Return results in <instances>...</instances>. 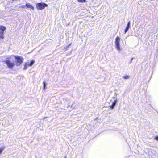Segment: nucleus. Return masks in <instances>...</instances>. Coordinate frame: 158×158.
<instances>
[{
	"label": "nucleus",
	"mask_w": 158,
	"mask_h": 158,
	"mask_svg": "<svg viewBox=\"0 0 158 158\" xmlns=\"http://www.w3.org/2000/svg\"><path fill=\"white\" fill-rule=\"evenodd\" d=\"M77 1L80 2H86V0H77Z\"/></svg>",
	"instance_id": "9d476101"
},
{
	"label": "nucleus",
	"mask_w": 158,
	"mask_h": 158,
	"mask_svg": "<svg viewBox=\"0 0 158 158\" xmlns=\"http://www.w3.org/2000/svg\"><path fill=\"white\" fill-rule=\"evenodd\" d=\"M6 28L3 26L0 25V39H2L4 37V31L6 30Z\"/></svg>",
	"instance_id": "39448f33"
},
{
	"label": "nucleus",
	"mask_w": 158,
	"mask_h": 158,
	"mask_svg": "<svg viewBox=\"0 0 158 158\" xmlns=\"http://www.w3.org/2000/svg\"><path fill=\"white\" fill-rule=\"evenodd\" d=\"M25 6L26 7H27L28 8H31L33 10L34 9V7L31 4H30L28 3H26Z\"/></svg>",
	"instance_id": "0eeeda50"
},
{
	"label": "nucleus",
	"mask_w": 158,
	"mask_h": 158,
	"mask_svg": "<svg viewBox=\"0 0 158 158\" xmlns=\"http://www.w3.org/2000/svg\"><path fill=\"white\" fill-rule=\"evenodd\" d=\"M12 58L11 56H10L6 58V59L3 61L5 63L7 67L10 69H12L15 66V64L13 62H11L10 60Z\"/></svg>",
	"instance_id": "f257e3e1"
},
{
	"label": "nucleus",
	"mask_w": 158,
	"mask_h": 158,
	"mask_svg": "<svg viewBox=\"0 0 158 158\" xmlns=\"http://www.w3.org/2000/svg\"><path fill=\"white\" fill-rule=\"evenodd\" d=\"M46 87V83L45 82H44V88H45V87Z\"/></svg>",
	"instance_id": "4468645a"
},
{
	"label": "nucleus",
	"mask_w": 158,
	"mask_h": 158,
	"mask_svg": "<svg viewBox=\"0 0 158 158\" xmlns=\"http://www.w3.org/2000/svg\"><path fill=\"white\" fill-rule=\"evenodd\" d=\"M117 102V100H115L112 103V105H111L110 107V108L111 109H113L114 106H115V105L116 104V103Z\"/></svg>",
	"instance_id": "6e6552de"
},
{
	"label": "nucleus",
	"mask_w": 158,
	"mask_h": 158,
	"mask_svg": "<svg viewBox=\"0 0 158 158\" xmlns=\"http://www.w3.org/2000/svg\"><path fill=\"white\" fill-rule=\"evenodd\" d=\"M25 5H22V6H21L20 7V8H25Z\"/></svg>",
	"instance_id": "ddd939ff"
},
{
	"label": "nucleus",
	"mask_w": 158,
	"mask_h": 158,
	"mask_svg": "<svg viewBox=\"0 0 158 158\" xmlns=\"http://www.w3.org/2000/svg\"><path fill=\"white\" fill-rule=\"evenodd\" d=\"M155 139L157 141H158V136H156L155 137Z\"/></svg>",
	"instance_id": "2eb2a0df"
},
{
	"label": "nucleus",
	"mask_w": 158,
	"mask_h": 158,
	"mask_svg": "<svg viewBox=\"0 0 158 158\" xmlns=\"http://www.w3.org/2000/svg\"><path fill=\"white\" fill-rule=\"evenodd\" d=\"M130 21H129L127 23V26L126 27V28H125V33H126V32L127 31H128V29H129V26H130Z\"/></svg>",
	"instance_id": "1a4fd4ad"
},
{
	"label": "nucleus",
	"mask_w": 158,
	"mask_h": 158,
	"mask_svg": "<svg viewBox=\"0 0 158 158\" xmlns=\"http://www.w3.org/2000/svg\"><path fill=\"white\" fill-rule=\"evenodd\" d=\"M14 57L16 60L15 64L16 66L20 65L23 62L24 59L22 57L19 56H14Z\"/></svg>",
	"instance_id": "f03ea898"
},
{
	"label": "nucleus",
	"mask_w": 158,
	"mask_h": 158,
	"mask_svg": "<svg viewBox=\"0 0 158 158\" xmlns=\"http://www.w3.org/2000/svg\"><path fill=\"white\" fill-rule=\"evenodd\" d=\"M129 77V76L127 75L123 77V78L124 79H127Z\"/></svg>",
	"instance_id": "f8f14e48"
},
{
	"label": "nucleus",
	"mask_w": 158,
	"mask_h": 158,
	"mask_svg": "<svg viewBox=\"0 0 158 158\" xmlns=\"http://www.w3.org/2000/svg\"><path fill=\"white\" fill-rule=\"evenodd\" d=\"M120 37L117 36L116 37L115 39V48L118 50H121L120 46Z\"/></svg>",
	"instance_id": "20e7f679"
},
{
	"label": "nucleus",
	"mask_w": 158,
	"mask_h": 158,
	"mask_svg": "<svg viewBox=\"0 0 158 158\" xmlns=\"http://www.w3.org/2000/svg\"><path fill=\"white\" fill-rule=\"evenodd\" d=\"M36 6L37 10H42L44 9L45 7H48V5L47 4L43 2L37 3Z\"/></svg>",
	"instance_id": "7ed1b4c3"
},
{
	"label": "nucleus",
	"mask_w": 158,
	"mask_h": 158,
	"mask_svg": "<svg viewBox=\"0 0 158 158\" xmlns=\"http://www.w3.org/2000/svg\"><path fill=\"white\" fill-rule=\"evenodd\" d=\"M64 158H67V157H65Z\"/></svg>",
	"instance_id": "dca6fc26"
},
{
	"label": "nucleus",
	"mask_w": 158,
	"mask_h": 158,
	"mask_svg": "<svg viewBox=\"0 0 158 158\" xmlns=\"http://www.w3.org/2000/svg\"><path fill=\"white\" fill-rule=\"evenodd\" d=\"M4 148V147H2L0 148V154L2 153Z\"/></svg>",
	"instance_id": "9b49d317"
},
{
	"label": "nucleus",
	"mask_w": 158,
	"mask_h": 158,
	"mask_svg": "<svg viewBox=\"0 0 158 158\" xmlns=\"http://www.w3.org/2000/svg\"><path fill=\"white\" fill-rule=\"evenodd\" d=\"M35 61L34 60H32L31 61L30 63L27 62L25 63L24 64V70L26 69L29 66H31L34 63Z\"/></svg>",
	"instance_id": "423d86ee"
}]
</instances>
